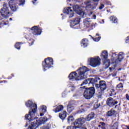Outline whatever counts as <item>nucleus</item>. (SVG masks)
<instances>
[{"label": "nucleus", "mask_w": 129, "mask_h": 129, "mask_svg": "<svg viewBox=\"0 0 129 129\" xmlns=\"http://www.w3.org/2000/svg\"><path fill=\"white\" fill-rule=\"evenodd\" d=\"M73 1H74V0H67V3H68V2L69 3H72V2H73Z\"/></svg>", "instance_id": "44"}, {"label": "nucleus", "mask_w": 129, "mask_h": 129, "mask_svg": "<svg viewBox=\"0 0 129 129\" xmlns=\"http://www.w3.org/2000/svg\"><path fill=\"white\" fill-rule=\"evenodd\" d=\"M126 98L127 100H129V96L127 94H126Z\"/></svg>", "instance_id": "40"}, {"label": "nucleus", "mask_w": 129, "mask_h": 129, "mask_svg": "<svg viewBox=\"0 0 129 129\" xmlns=\"http://www.w3.org/2000/svg\"><path fill=\"white\" fill-rule=\"evenodd\" d=\"M102 22H103V23H104V20H102Z\"/></svg>", "instance_id": "55"}, {"label": "nucleus", "mask_w": 129, "mask_h": 129, "mask_svg": "<svg viewBox=\"0 0 129 129\" xmlns=\"http://www.w3.org/2000/svg\"><path fill=\"white\" fill-rule=\"evenodd\" d=\"M63 108V105H59L55 108V109L53 110V111L54 112H59V111L62 110Z\"/></svg>", "instance_id": "27"}, {"label": "nucleus", "mask_w": 129, "mask_h": 129, "mask_svg": "<svg viewBox=\"0 0 129 129\" xmlns=\"http://www.w3.org/2000/svg\"><path fill=\"white\" fill-rule=\"evenodd\" d=\"M88 45V40L87 39H83L81 42V47H83V48H86Z\"/></svg>", "instance_id": "23"}, {"label": "nucleus", "mask_w": 129, "mask_h": 129, "mask_svg": "<svg viewBox=\"0 0 129 129\" xmlns=\"http://www.w3.org/2000/svg\"><path fill=\"white\" fill-rule=\"evenodd\" d=\"M101 57L102 60H104V61H105V63H106V61H107L108 65V66H109V59H107V58L108 57V53H107V51H103L101 54Z\"/></svg>", "instance_id": "17"}, {"label": "nucleus", "mask_w": 129, "mask_h": 129, "mask_svg": "<svg viewBox=\"0 0 129 129\" xmlns=\"http://www.w3.org/2000/svg\"><path fill=\"white\" fill-rule=\"evenodd\" d=\"M70 89H71L72 91H73L74 90H75V86H74V85L73 84H69L68 85Z\"/></svg>", "instance_id": "31"}, {"label": "nucleus", "mask_w": 129, "mask_h": 129, "mask_svg": "<svg viewBox=\"0 0 129 129\" xmlns=\"http://www.w3.org/2000/svg\"><path fill=\"white\" fill-rule=\"evenodd\" d=\"M73 10L74 12L77 13L78 15H79L82 18H85L86 16V13L84 12V11L82 10L79 6L75 5L73 6Z\"/></svg>", "instance_id": "9"}, {"label": "nucleus", "mask_w": 129, "mask_h": 129, "mask_svg": "<svg viewBox=\"0 0 129 129\" xmlns=\"http://www.w3.org/2000/svg\"><path fill=\"white\" fill-rule=\"evenodd\" d=\"M15 48L18 50H20L21 48V43L20 42L17 43L15 46Z\"/></svg>", "instance_id": "33"}, {"label": "nucleus", "mask_w": 129, "mask_h": 129, "mask_svg": "<svg viewBox=\"0 0 129 129\" xmlns=\"http://www.w3.org/2000/svg\"><path fill=\"white\" fill-rule=\"evenodd\" d=\"M63 13L64 14H67L70 18L74 17V12L71 9V7L64 8L63 9Z\"/></svg>", "instance_id": "15"}, {"label": "nucleus", "mask_w": 129, "mask_h": 129, "mask_svg": "<svg viewBox=\"0 0 129 129\" xmlns=\"http://www.w3.org/2000/svg\"><path fill=\"white\" fill-rule=\"evenodd\" d=\"M74 110V106H73V104H72L71 102H70L67 106V110L68 113H70L71 112H72V111H73Z\"/></svg>", "instance_id": "24"}, {"label": "nucleus", "mask_w": 129, "mask_h": 129, "mask_svg": "<svg viewBox=\"0 0 129 129\" xmlns=\"http://www.w3.org/2000/svg\"><path fill=\"white\" fill-rule=\"evenodd\" d=\"M83 129H87L86 128H83Z\"/></svg>", "instance_id": "58"}, {"label": "nucleus", "mask_w": 129, "mask_h": 129, "mask_svg": "<svg viewBox=\"0 0 129 129\" xmlns=\"http://www.w3.org/2000/svg\"><path fill=\"white\" fill-rule=\"evenodd\" d=\"M88 71H89V70L86 67H81L77 71V73L75 72L71 73L69 76V78L73 81L85 79L87 77V72Z\"/></svg>", "instance_id": "2"}, {"label": "nucleus", "mask_w": 129, "mask_h": 129, "mask_svg": "<svg viewBox=\"0 0 129 129\" xmlns=\"http://www.w3.org/2000/svg\"><path fill=\"white\" fill-rule=\"evenodd\" d=\"M122 59H123V54L122 52L119 53L118 55L116 53H113L112 55L111 60L113 64H118L120 63L122 61Z\"/></svg>", "instance_id": "4"}, {"label": "nucleus", "mask_w": 129, "mask_h": 129, "mask_svg": "<svg viewBox=\"0 0 129 129\" xmlns=\"http://www.w3.org/2000/svg\"><path fill=\"white\" fill-rule=\"evenodd\" d=\"M112 76H113V77L116 76V74H115L113 75Z\"/></svg>", "instance_id": "47"}, {"label": "nucleus", "mask_w": 129, "mask_h": 129, "mask_svg": "<svg viewBox=\"0 0 129 129\" xmlns=\"http://www.w3.org/2000/svg\"><path fill=\"white\" fill-rule=\"evenodd\" d=\"M96 36H98V37H92L93 40L94 41V42H99V41H100V39L101 37H100V36H99V34H96Z\"/></svg>", "instance_id": "28"}, {"label": "nucleus", "mask_w": 129, "mask_h": 129, "mask_svg": "<svg viewBox=\"0 0 129 129\" xmlns=\"http://www.w3.org/2000/svg\"><path fill=\"white\" fill-rule=\"evenodd\" d=\"M62 96H64V93H62Z\"/></svg>", "instance_id": "56"}, {"label": "nucleus", "mask_w": 129, "mask_h": 129, "mask_svg": "<svg viewBox=\"0 0 129 129\" xmlns=\"http://www.w3.org/2000/svg\"><path fill=\"white\" fill-rule=\"evenodd\" d=\"M110 21H113V23L114 24H116V23H117V18H116L114 16H112L110 18Z\"/></svg>", "instance_id": "30"}, {"label": "nucleus", "mask_w": 129, "mask_h": 129, "mask_svg": "<svg viewBox=\"0 0 129 129\" xmlns=\"http://www.w3.org/2000/svg\"><path fill=\"white\" fill-rule=\"evenodd\" d=\"M114 125H116V124L115 123Z\"/></svg>", "instance_id": "57"}, {"label": "nucleus", "mask_w": 129, "mask_h": 129, "mask_svg": "<svg viewBox=\"0 0 129 129\" xmlns=\"http://www.w3.org/2000/svg\"><path fill=\"white\" fill-rule=\"evenodd\" d=\"M31 31H33V35H37V36L40 35L41 33H42V29H41V28L37 26H33L31 28Z\"/></svg>", "instance_id": "18"}, {"label": "nucleus", "mask_w": 129, "mask_h": 129, "mask_svg": "<svg viewBox=\"0 0 129 129\" xmlns=\"http://www.w3.org/2000/svg\"><path fill=\"white\" fill-rule=\"evenodd\" d=\"M104 8V5L103 4H101V6L99 7V10H102Z\"/></svg>", "instance_id": "37"}, {"label": "nucleus", "mask_w": 129, "mask_h": 129, "mask_svg": "<svg viewBox=\"0 0 129 129\" xmlns=\"http://www.w3.org/2000/svg\"><path fill=\"white\" fill-rule=\"evenodd\" d=\"M78 128L77 127H76L75 125L72 124V126L67 127V129H76Z\"/></svg>", "instance_id": "34"}, {"label": "nucleus", "mask_w": 129, "mask_h": 129, "mask_svg": "<svg viewBox=\"0 0 129 129\" xmlns=\"http://www.w3.org/2000/svg\"><path fill=\"white\" fill-rule=\"evenodd\" d=\"M109 70H110V71H111V70H114V67L109 68Z\"/></svg>", "instance_id": "43"}, {"label": "nucleus", "mask_w": 129, "mask_h": 129, "mask_svg": "<svg viewBox=\"0 0 129 129\" xmlns=\"http://www.w3.org/2000/svg\"><path fill=\"white\" fill-rule=\"evenodd\" d=\"M108 116H115V111L113 109H111L107 113Z\"/></svg>", "instance_id": "26"}, {"label": "nucleus", "mask_w": 129, "mask_h": 129, "mask_svg": "<svg viewBox=\"0 0 129 129\" xmlns=\"http://www.w3.org/2000/svg\"><path fill=\"white\" fill-rule=\"evenodd\" d=\"M26 105L27 107L29 108L31 111L35 110V111H37V104L34 103L33 101L31 100H28L26 102Z\"/></svg>", "instance_id": "12"}, {"label": "nucleus", "mask_w": 129, "mask_h": 129, "mask_svg": "<svg viewBox=\"0 0 129 129\" xmlns=\"http://www.w3.org/2000/svg\"><path fill=\"white\" fill-rule=\"evenodd\" d=\"M128 41H129V37H127V39L125 40V42H126V43H128Z\"/></svg>", "instance_id": "41"}, {"label": "nucleus", "mask_w": 129, "mask_h": 129, "mask_svg": "<svg viewBox=\"0 0 129 129\" xmlns=\"http://www.w3.org/2000/svg\"><path fill=\"white\" fill-rule=\"evenodd\" d=\"M85 87H81V88L85 89Z\"/></svg>", "instance_id": "51"}, {"label": "nucleus", "mask_w": 129, "mask_h": 129, "mask_svg": "<svg viewBox=\"0 0 129 129\" xmlns=\"http://www.w3.org/2000/svg\"><path fill=\"white\" fill-rule=\"evenodd\" d=\"M99 127H101V129H105V123L104 122H101L100 125H98Z\"/></svg>", "instance_id": "32"}, {"label": "nucleus", "mask_w": 129, "mask_h": 129, "mask_svg": "<svg viewBox=\"0 0 129 129\" xmlns=\"http://www.w3.org/2000/svg\"><path fill=\"white\" fill-rule=\"evenodd\" d=\"M37 0H33L32 3L33 4V5H35V2H37Z\"/></svg>", "instance_id": "45"}, {"label": "nucleus", "mask_w": 129, "mask_h": 129, "mask_svg": "<svg viewBox=\"0 0 129 129\" xmlns=\"http://www.w3.org/2000/svg\"><path fill=\"white\" fill-rule=\"evenodd\" d=\"M40 112V116H43L46 112H47V106L43 105L40 106L39 109Z\"/></svg>", "instance_id": "21"}, {"label": "nucleus", "mask_w": 129, "mask_h": 129, "mask_svg": "<svg viewBox=\"0 0 129 129\" xmlns=\"http://www.w3.org/2000/svg\"><path fill=\"white\" fill-rule=\"evenodd\" d=\"M86 121V120L84 117H81L77 119L76 121L73 122V124L75 125V127L78 128H81V126H82L83 124L85 123Z\"/></svg>", "instance_id": "8"}, {"label": "nucleus", "mask_w": 129, "mask_h": 129, "mask_svg": "<svg viewBox=\"0 0 129 129\" xmlns=\"http://www.w3.org/2000/svg\"><path fill=\"white\" fill-rule=\"evenodd\" d=\"M117 88H122V87H123V86H122V84L120 83L117 85Z\"/></svg>", "instance_id": "36"}, {"label": "nucleus", "mask_w": 129, "mask_h": 129, "mask_svg": "<svg viewBox=\"0 0 129 129\" xmlns=\"http://www.w3.org/2000/svg\"><path fill=\"white\" fill-rule=\"evenodd\" d=\"M111 90H112V91H111V92H112L111 94H112V95H113L114 94V90L112 89Z\"/></svg>", "instance_id": "42"}, {"label": "nucleus", "mask_w": 129, "mask_h": 129, "mask_svg": "<svg viewBox=\"0 0 129 129\" xmlns=\"http://www.w3.org/2000/svg\"><path fill=\"white\" fill-rule=\"evenodd\" d=\"M92 19L93 20H96V15H93Z\"/></svg>", "instance_id": "38"}, {"label": "nucleus", "mask_w": 129, "mask_h": 129, "mask_svg": "<svg viewBox=\"0 0 129 129\" xmlns=\"http://www.w3.org/2000/svg\"><path fill=\"white\" fill-rule=\"evenodd\" d=\"M13 19L12 18H10V21H12Z\"/></svg>", "instance_id": "52"}, {"label": "nucleus", "mask_w": 129, "mask_h": 129, "mask_svg": "<svg viewBox=\"0 0 129 129\" xmlns=\"http://www.w3.org/2000/svg\"><path fill=\"white\" fill-rule=\"evenodd\" d=\"M113 129H117V126H116L115 128H113Z\"/></svg>", "instance_id": "49"}, {"label": "nucleus", "mask_w": 129, "mask_h": 129, "mask_svg": "<svg viewBox=\"0 0 129 129\" xmlns=\"http://www.w3.org/2000/svg\"><path fill=\"white\" fill-rule=\"evenodd\" d=\"M94 93H95V89L94 87H91L85 90L83 95L86 99H90L93 97Z\"/></svg>", "instance_id": "3"}, {"label": "nucleus", "mask_w": 129, "mask_h": 129, "mask_svg": "<svg viewBox=\"0 0 129 129\" xmlns=\"http://www.w3.org/2000/svg\"><path fill=\"white\" fill-rule=\"evenodd\" d=\"M9 5L5 3L3 8L1 10V14L4 19H8L10 15V10H9Z\"/></svg>", "instance_id": "7"}, {"label": "nucleus", "mask_w": 129, "mask_h": 129, "mask_svg": "<svg viewBox=\"0 0 129 129\" xmlns=\"http://www.w3.org/2000/svg\"><path fill=\"white\" fill-rule=\"evenodd\" d=\"M94 113L91 112L85 118L86 121H90V120L93 119L94 118Z\"/></svg>", "instance_id": "22"}, {"label": "nucleus", "mask_w": 129, "mask_h": 129, "mask_svg": "<svg viewBox=\"0 0 129 129\" xmlns=\"http://www.w3.org/2000/svg\"><path fill=\"white\" fill-rule=\"evenodd\" d=\"M93 2L97 3L99 2V0H89L84 3L85 7L81 6V8H85L86 10H88V9H93Z\"/></svg>", "instance_id": "10"}, {"label": "nucleus", "mask_w": 129, "mask_h": 129, "mask_svg": "<svg viewBox=\"0 0 129 129\" xmlns=\"http://www.w3.org/2000/svg\"><path fill=\"white\" fill-rule=\"evenodd\" d=\"M52 65H53V58L51 57H48L47 58H45L44 61L42 62V67L43 70L44 71H46V70H48L49 68L53 67Z\"/></svg>", "instance_id": "5"}, {"label": "nucleus", "mask_w": 129, "mask_h": 129, "mask_svg": "<svg viewBox=\"0 0 129 129\" xmlns=\"http://www.w3.org/2000/svg\"><path fill=\"white\" fill-rule=\"evenodd\" d=\"M95 87L96 88H100L101 91H104L107 88V86L106 85V82L104 81H100L99 82V84H96Z\"/></svg>", "instance_id": "14"}, {"label": "nucleus", "mask_w": 129, "mask_h": 129, "mask_svg": "<svg viewBox=\"0 0 129 129\" xmlns=\"http://www.w3.org/2000/svg\"><path fill=\"white\" fill-rule=\"evenodd\" d=\"M67 112L66 111H62L61 113H59V116L61 119H64L67 116Z\"/></svg>", "instance_id": "25"}, {"label": "nucleus", "mask_w": 129, "mask_h": 129, "mask_svg": "<svg viewBox=\"0 0 129 129\" xmlns=\"http://www.w3.org/2000/svg\"><path fill=\"white\" fill-rule=\"evenodd\" d=\"M3 24H4V25H5V26L7 25H8V23H6V22H4Z\"/></svg>", "instance_id": "46"}, {"label": "nucleus", "mask_w": 129, "mask_h": 129, "mask_svg": "<svg viewBox=\"0 0 129 129\" xmlns=\"http://www.w3.org/2000/svg\"><path fill=\"white\" fill-rule=\"evenodd\" d=\"M94 107H95V108H98V107H99V106L96 107L95 106H94Z\"/></svg>", "instance_id": "48"}, {"label": "nucleus", "mask_w": 129, "mask_h": 129, "mask_svg": "<svg viewBox=\"0 0 129 129\" xmlns=\"http://www.w3.org/2000/svg\"><path fill=\"white\" fill-rule=\"evenodd\" d=\"M19 3L20 6H23V5H25V0H19Z\"/></svg>", "instance_id": "35"}, {"label": "nucleus", "mask_w": 129, "mask_h": 129, "mask_svg": "<svg viewBox=\"0 0 129 129\" xmlns=\"http://www.w3.org/2000/svg\"><path fill=\"white\" fill-rule=\"evenodd\" d=\"M117 106V105H115V108H116V107Z\"/></svg>", "instance_id": "53"}, {"label": "nucleus", "mask_w": 129, "mask_h": 129, "mask_svg": "<svg viewBox=\"0 0 129 129\" xmlns=\"http://www.w3.org/2000/svg\"><path fill=\"white\" fill-rule=\"evenodd\" d=\"M80 21V18L78 17L74 19L70 23V27H71V28H74V29H79V28H80L79 26Z\"/></svg>", "instance_id": "11"}, {"label": "nucleus", "mask_w": 129, "mask_h": 129, "mask_svg": "<svg viewBox=\"0 0 129 129\" xmlns=\"http://www.w3.org/2000/svg\"><path fill=\"white\" fill-rule=\"evenodd\" d=\"M110 96H112V95H111Z\"/></svg>", "instance_id": "59"}, {"label": "nucleus", "mask_w": 129, "mask_h": 129, "mask_svg": "<svg viewBox=\"0 0 129 129\" xmlns=\"http://www.w3.org/2000/svg\"><path fill=\"white\" fill-rule=\"evenodd\" d=\"M74 120V117L72 115H70L68 118V122L70 123L72 122Z\"/></svg>", "instance_id": "29"}, {"label": "nucleus", "mask_w": 129, "mask_h": 129, "mask_svg": "<svg viewBox=\"0 0 129 129\" xmlns=\"http://www.w3.org/2000/svg\"><path fill=\"white\" fill-rule=\"evenodd\" d=\"M36 112H37V111L35 109L33 111L30 110L29 113L25 115V119L29 120V121H33V120L27 129H36L38 126L45 123L48 120L46 117H41L38 119V117H35Z\"/></svg>", "instance_id": "1"}, {"label": "nucleus", "mask_w": 129, "mask_h": 129, "mask_svg": "<svg viewBox=\"0 0 129 129\" xmlns=\"http://www.w3.org/2000/svg\"><path fill=\"white\" fill-rule=\"evenodd\" d=\"M84 24L86 28H88L89 30H92L93 29V23L90 18H86L84 21Z\"/></svg>", "instance_id": "13"}, {"label": "nucleus", "mask_w": 129, "mask_h": 129, "mask_svg": "<svg viewBox=\"0 0 129 129\" xmlns=\"http://www.w3.org/2000/svg\"><path fill=\"white\" fill-rule=\"evenodd\" d=\"M31 44L30 45V46H32V45H33L34 44V41L32 40L31 42H29V44H31Z\"/></svg>", "instance_id": "39"}, {"label": "nucleus", "mask_w": 129, "mask_h": 129, "mask_svg": "<svg viewBox=\"0 0 129 129\" xmlns=\"http://www.w3.org/2000/svg\"><path fill=\"white\" fill-rule=\"evenodd\" d=\"M89 61L90 62V66L94 68L97 67V66H99V65L101 64V59L99 56L90 58L89 59Z\"/></svg>", "instance_id": "6"}, {"label": "nucleus", "mask_w": 129, "mask_h": 129, "mask_svg": "<svg viewBox=\"0 0 129 129\" xmlns=\"http://www.w3.org/2000/svg\"><path fill=\"white\" fill-rule=\"evenodd\" d=\"M17 0H11L9 2V7L13 12H16L18 10L17 6Z\"/></svg>", "instance_id": "16"}, {"label": "nucleus", "mask_w": 129, "mask_h": 129, "mask_svg": "<svg viewBox=\"0 0 129 129\" xmlns=\"http://www.w3.org/2000/svg\"><path fill=\"white\" fill-rule=\"evenodd\" d=\"M107 104L109 105V106H113L115 105V104H117V101L113 100L112 98H109L107 100Z\"/></svg>", "instance_id": "20"}, {"label": "nucleus", "mask_w": 129, "mask_h": 129, "mask_svg": "<svg viewBox=\"0 0 129 129\" xmlns=\"http://www.w3.org/2000/svg\"><path fill=\"white\" fill-rule=\"evenodd\" d=\"M70 6H72V4L71 3V4H70Z\"/></svg>", "instance_id": "54"}, {"label": "nucleus", "mask_w": 129, "mask_h": 129, "mask_svg": "<svg viewBox=\"0 0 129 129\" xmlns=\"http://www.w3.org/2000/svg\"><path fill=\"white\" fill-rule=\"evenodd\" d=\"M94 83H95V80L93 78H90L85 80L81 86H83V85H86V84H93Z\"/></svg>", "instance_id": "19"}, {"label": "nucleus", "mask_w": 129, "mask_h": 129, "mask_svg": "<svg viewBox=\"0 0 129 129\" xmlns=\"http://www.w3.org/2000/svg\"><path fill=\"white\" fill-rule=\"evenodd\" d=\"M118 70V71H120V70H121V69H119Z\"/></svg>", "instance_id": "50"}]
</instances>
